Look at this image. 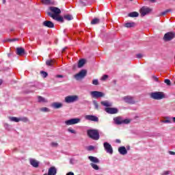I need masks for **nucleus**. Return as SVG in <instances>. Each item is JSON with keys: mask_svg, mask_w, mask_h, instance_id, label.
<instances>
[{"mask_svg": "<svg viewBox=\"0 0 175 175\" xmlns=\"http://www.w3.org/2000/svg\"><path fill=\"white\" fill-rule=\"evenodd\" d=\"M87 135L92 140H99V131L96 129H89L87 131Z\"/></svg>", "mask_w": 175, "mask_h": 175, "instance_id": "obj_1", "label": "nucleus"}, {"mask_svg": "<svg viewBox=\"0 0 175 175\" xmlns=\"http://www.w3.org/2000/svg\"><path fill=\"white\" fill-rule=\"evenodd\" d=\"M150 98L154 100H161V99H165V96L162 92H154L150 93Z\"/></svg>", "mask_w": 175, "mask_h": 175, "instance_id": "obj_2", "label": "nucleus"}, {"mask_svg": "<svg viewBox=\"0 0 175 175\" xmlns=\"http://www.w3.org/2000/svg\"><path fill=\"white\" fill-rule=\"evenodd\" d=\"M173 39H175L174 31H169L165 33L163 38V40H164V42H170L171 40H173Z\"/></svg>", "mask_w": 175, "mask_h": 175, "instance_id": "obj_3", "label": "nucleus"}, {"mask_svg": "<svg viewBox=\"0 0 175 175\" xmlns=\"http://www.w3.org/2000/svg\"><path fill=\"white\" fill-rule=\"evenodd\" d=\"M85 76H87V70L83 69L79 72L74 75V79H75V80L79 81L80 80H83V79H84Z\"/></svg>", "mask_w": 175, "mask_h": 175, "instance_id": "obj_4", "label": "nucleus"}, {"mask_svg": "<svg viewBox=\"0 0 175 175\" xmlns=\"http://www.w3.org/2000/svg\"><path fill=\"white\" fill-rule=\"evenodd\" d=\"M77 100H79V96L77 95L68 96L65 98L66 103H73Z\"/></svg>", "mask_w": 175, "mask_h": 175, "instance_id": "obj_5", "label": "nucleus"}, {"mask_svg": "<svg viewBox=\"0 0 175 175\" xmlns=\"http://www.w3.org/2000/svg\"><path fill=\"white\" fill-rule=\"evenodd\" d=\"M90 95L92 98H94V99H98V98H103V96H105V94L99 91L90 92Z\"/></svg>", "mask_w": 175, "mask_h": 175, "instance_id": "obj_6", "label": "nucleus"}, {"mask_svg": "<svg viewBox=\"0 0 175 175\" xmlns=\"http://www.w3.org/2000/svg\"><path fill=\"white\" fill-rule=\"evenodd\" d=\"M49 10H51V14L55 17L61 14V9L57 7H49Z\"/></svg>", "mask_w": 175, "mask_h": 175, "instance_id": "obj_7", "label": "nucleus"}, {"mask_svg": "<svg viewBox=\"0 0 175 175\" xmlns=\"http://www.w3.org/2000/svg\"><path fill=\"white\" fill-rule=\"evenodd\" d=\"M123 100L125 102V103H128L129 105H135V103H136L135 99H133V97L131 96H126L123 97Z\"/></svg>", "mask_w": 175, "mask_h": 175, "instance_id": "obj_8", "label": "nucleus"}, {"mask_svg": "<svg viewBox=\"0 0 175 175\" xmlns=\"http://www.w3.org/2000/svg\"><path fill=\"white\" fill-rule=\"evenodd\" d=\"M80 118H72L65 122L66 125H75L80 122Z\"/></svg>", "mask_w": 175, "mask_h": 175, "instance_id": "obj_9", "label": "nucleus"}, {"mask_svg": "<svg viewBox=\"0 0 175 175\" xmlns=\"http://www.w3.org/2000/svg\"><path fill=\"white\" fill-rule=\"evenodd\" d=\"M47 16L49 17H51L53 20H55L56 21H59L60 23H64V17L59 16H55V15H51V12H46Z\"/></svg>", "mask_w": 175, "mask_h": 175, "instance_id": "obj_10", "label": "nucleus"}, {"mask_svg": "<svg viewBox=\"0 0 175 175\" xmlns=\"http://www.w3.org/2000/svg\"><path fill=\"white\" fill-rule=\"evenodd\" d=\"M152 10H151V8H148V7H142L140 9V13H141V16H146V14H148V13H150V12H152Z\"/></svg>", "mask_w": 175, "mask_h": 175, "instance_id": "obj_11", "label": "nucleus"}, {"mask_svg": "<svg viewBox=\"0 0 175 175\" xmlns=\"http://www.w3.org/2000/svg\"><path fill=\"white\" fill-rule=\"evenodd\" d=\"M104 148L108 152V154H113V147H111V145L107 142H105L103 144Z\"/></svg>", "mask_w": 175, "mask_h": 175, "instance_id": "obj_12", "label": "nucleus"}, {"mask_svg": "<svg viewBox=\"0 0 175 175\" xmlns=\"http://www.w3.org/2000/svg\"><path fill=\"white\" fill-rule=\"evenodd\" d=\"M105 110L108 114H117V113H118V109L117 108L107 107Z\"/></svg>", "mask_w": 175, "mask_h": 175, "instance_id": "obj_13", "label": "nucleus"}, {"mask_svg": "<svg viewBox=\"0 0 175 175\" xmlns=\"http://www.w3.org/2000/svg\"><path fill=\"white\" fill-rule=\"evenodd\" d=\"M42 26L46 28H54V23L50 21H45L42 23Z\"/></svg>", "mask_w": 175, "mask_h": 175, "instance_id": "obj_14", "label": "nucleus"}, {"mask_svg": "<svg viewBox=\"0 0 175 175\" xmlns=\"http://www.w3.org/2000/svg\"><path fill=\"white\" fill-rule=\"evenodd\" d=\"M85 118L89 121H94V122H98L99 121V118L95 116L88 115L85 116Z\"/></svg>", "mask_w": 175, "mask_h": 175, "instance_id": "obj_15", "label": "nucleus"}, {"mask_svg": "<svg viewBox=\"0 0 175 175\" xmlns=\"http://www.w3.org/2000/svg\"><path fill=\"white\" fill-rule=\"evenodd\" d=\"M47 175H57V168L54 166L51 167L48 170Z\"/></svg>", "mask_w": 175, "mask_h": 175, "instance_id": "obj_16", "label": "nucleus"}, {"mask_svg": "<svg viewBox=\"0 0 175 175\" xmlns=\"http://www.w3.org/2000/svg\"><path fill=\"white\" fill-rule=\"evenodd\" d=\"M16 55H24L25 54V49L23 47L16 48Z\"/></svg>", "mask_w": 175, "mask_h": 175, "instance_id": "obj_17", "label": "nucleus"}, {"mask_svg": "<svg viewBox=\"0 0 175 175\" xmlns=\"http://www.w3.org/2000/svg\"><path fill=\"white\" fill-rule=\"evenodd\" d=\"M118 152H120L121 155H126L128 154V150H126L125 146H121L118 148Z\"/></svg>", "mask_w": 175, "mask_h": 175, "instance_id": "obj_18", "label": "nucleus"}, {"mask_svg": "<svg viewBox=\"0 0 175 175\" xmlns=\"http://www.w3.org/2000/svg\"><path fill=\"white\" fill-rule=\"evenodd\" d=\"M113 121L116 125L122 124V118L121 116H118L113 118Z\"/></svg>", "mask_w": 175, "mask_h": 175, "instance_id": "obj_19", "label": "nucleus"}, {"mask_svg": "<svg viewBox=\"0 0 175 175\" xmlns=\"http://www.w3.org/2000/svg\"><path fill=\"white\" fill-rule=\"evenodd\" d=\"M30 165L33 166V167H39V162L36 159H31L29 160Z\"/></svg>", "mask_w": 175, "mask_h": 175, "instance_id": "obj_20", "label": "nucleus"}, {"mask_svg": "<svg viewBox=\"0 0 175 175\" xmlns=\"http://www.w3.org/2000/svg\"><path fill=\"white\" fill-rule=\"evenodd\" d=\"M88 159H90V161L94 164L99 163V162H100L99 159H98L97 157H92V156H90L88 157Z\"/></svg>", "mask_w": 175, "mask_h": 175, "instance_id": "obj_21", "label": "nucleus"}, {"mask_svg": "<svg viewBox=\"0 0 175 175\" xmlns=\"http://www.w3.org/2000/svg\"><path fill=\"white\" fill-rule=\"evenodd\" d=\"M84 65H85V59H81L78 62L77 68H83V66H84Z\"/></svg>", "mask_w": 175, "mask_h": 175, "instance_id": "obj_22", "label": "nucleus"}, {"mask_svg": "<svg viewBox=\"0 0 175 175\" xmlns=\"http://www.w3.org/2000/svg\"><path fill=\"white\" fill-rule=\"evenodd\" d=\"M124 27L126 28H134V27H136V23L135 22L127 23L124 24Z\"/></svg>", "mask_w": 175, "mask_h": 175, "instance_id": "obj_23", "label": "nucleus"}, {"mask_svg": "<svg viewBox=\"0 0 175 175\" xmlns=\"http://www.w3.org/2000/svg\"><path fill=\"white\" fill-rule=\"evenodd\" d=\"M100 103L103 106H105V107H111L113 106V104L107 100L101 101Z\"/></svg>", "mask_w": 175, "mask_h": 175, "instance_id": "obj_24", "label": "nucleus"}, {"mask_svg": "<svg viewBox=\"0 0 175 175\" xmlns=\"http://www.w3.org/2000/svg\"><path fill=\"white\" fill-rule=\"evenodd\" d=\"M52 107H53V109H61V107H62V103H52Z\"/></svg>", "mask_w": 175, "mask_h": 175, "instance_id": "obj_25", "label": "nucleus"}, {"mask_svg": "<svg viewBox=\"0 0 175 175\" xmlns=\"http://www.w3.org/2000/svg\"><path fill=\"white\" fill-rule=\"evenodd\" d=\"M38 100L40 103H47V100L46 98H43L42 96H38Z\"/></svg>", "mask_w": 175, "mask_h": 175, "instance_id": "obj_26", "label": "nucleus"}, {"mask_svg": "<svg viewBox=\"0 0 175 175\" xmlns=\"http://www.w3.org/2000/svg\"><path fill=\"white\" fill-rule=\"evenodd\" d=\"M99 23H100V20L99 18H94L92 21H91V24L92 25H95L96 24H99Z\"/></svg>", "mask_w": 175, "mask_h": 175, "instance_id": "obj_27", "label": "nucleus"}, {"mask_svg": "<svg viewBox=\"0 0 175 175\" xmlns=\"http://www.w3.org/2000/svg\"><path fill=\"white\" fill-rule=\"evenodd\" d=\"M129 17H139V12H133L129 14Z\"/></svg>", "mask_w": 175, "mask_h": 175, "instance_id": "obj_28", "label": "nucleus"}, {"mask_svg": "<svg viewBox=\"0 0 175 175\" xmlns=\"http://www.w3.org/2000/svg\"><path fill=\"white\" fill-rule=\"evenodd\" d=\"M64 20H67V21H70L72 18L73 16L70 14H66L64 16Z\"/></svg>", "mask_w": 175, "mask_h": 175, "instance_id": "obj_29", "label": "nucleus"}, {"mask_svg": "<svg viewBox=\"0 0 175 175\" xmlns=\"http://www.w3.org/2000/svg\"><path fill=\"white\" fill-rule=\"evenodd\" d=\"M46 65H47V66H53V65H54V59L46 60Z\"/></svg>", "mask_w": 175, "mask_h": 175, "instance_id": "obj_30", "label": "nucleus"}, {"mask_svg": "<svg viewBox=\"0 0 175 175\" xmlns=\"http://www.w3.org/2000/svg\"><path fill=\"white\" fill-rule=\"evenodd\" d=\"M90 166H92V167L94 169V170H99V166H98L96 163H91Z\"/></svg>", "mask_w": 175, "mask_h": 175, "instance_id": "obj_31", "label": "nucleus"}, {"mask_svg": "<svg viewBox=\"0 0 175 175\" xmlns=\"http://www.w3.org/2000/svg\"><path fill=\"white\" fill-rule=\"evenodd\" d=\"M10 121H13L14 122H20V118L16 117H10Z\"/></svg>", "mask_w": 175, "mask_h": 175, "instance_id": "obj_32", "label": "nucleus"}, {"mask_svg": "<svg viewBox=\"0 0 175 175\" xmlns=\"http://www.w3.org/2000/svg\"><path fill=\"white\" fill-rule=\"evenodd\" d=\"M41 2L44 5H50V3H51V0H41Z\"/></svg>", "mask_w": 175, "mask_h": 175, "instance_id": "obj_33", "label": "nucleus"}, {"mask_svg": "<svg viewBox=\"0 0 175 175\" xmlns=\"http://www.w3.org/2000/svg\"><path fill=\"white\" fill-rule=\"evenodd\" d=\"M40 75L42 76V77H44V79H46V77L49 76V74L44 71H40Z\"/></svg>", "mask_w": 175, "mask_h": 175, "instance_id": "obj_34", "label": "nucleus"}, {"mask_svg": "<svg viewBox=\"0 0 175 175\" xmlns=\"http://www.w3.org/2000/svg\"><path fill=\"white\" fill-rule=\"evenodd\" d=\"M131 119H122V124H131Z\"/></svg>", "mask_w": 175, "mask_h": 175, "instance_id": "obj_35", "label": "nucleus"}, {"mask_svg": "<svg viewBox=\"0 0 175 175\" xmlns=\"http://www.w3.org/2000/svg\"><path fill=\"white\" fill-rule=\"evenodd\" d=\"M40 111H42L43 113H47L50 111V109L47 107H42L40 109Z\"/></svg>", "mask_w": 175, "mask_h": 175, "instance_id": "obj_36", "label": "nucleus"}, {"mask_svg": "<svg viewBox=\"0 0 175 175\" xmlns=\"http://www.w3.org/2000/svg\"><path fill=\"white\" fill-rule=\"evenodd\" d=\"M79 5L81 7L87 6V3H85V1H83L82 0L79 1Z\"/></svg>", "mask_w": 175, "mask_h": 175, "instance_id": "obj_37", "label": "nucleus"}, {"mask_svg": "<svg viewBox=\"0 0 175 175\" xmlns=\"http://www.w3.org/2000/svg\"><path fill=\"white\" fill-rule=\"evenodd\" d=\"M93 105H94L95 109H96V110H98V109H99V105L98 104V103L96 101H94Z\"/></svg>", "mask_w": 175, "mask_h": 175, "instance_id": "obj_38", "label": "nucleus"}, {"mask_svg": "<svg viewBox=\"0 0 175 175\" xmlns=\"http://www.w3.org/2000/svg\"><path fill=\"white\" fill-rule=\"evenodd\" d=\"M164 83H165L167 85H172V82L169 79H165Z\"/></svg>", "mask_w": 175, "mask_h": 175, "instance_id": "obj_39", "label": "nucleus"}, {"mask_svg": "<svg viewBox=\"0 0 175 175\" xmlns=\"http://www.w3.org/2000/svg\"><path fill=\"white\" fill-rule=\"evenodd\" d=\"M152 79H153V80L157 81V83H161V81H159V79L158 78V77L152 76Z\"/></svg>", "mask_w": 175, "mask_h": 175, "instance_id": "obj_40", "label": "nucleus"}, {"mask_svg": "<svg viewBox=\"0 0 175 175\" xmlns=\"http://www.w3.org/2000/svg\"><path fill=\"white\" fill-rule=\"evenodd\" d=\"M20 121H23V122H28V118H19Z\"/></svg>", "mask_w": 175, "mask_h": 175, "instance_id": "obj_41", "label": "nucleus"}, {"mask_svg": "<svg viewBox=\"0 0 175 175\" xmlns=\"http://www.w3.org/2000/svg\"><path fill=\"white\" fill-rule=\"evenodd\" d=\"M92 84H94V85H98L99 84V81L98 79H94L92 81Z\"/></svg>", "mask_w": 175, "mask_h": 175, "instance_id": "obj_42", "label": "nucleus"}, {"mask_svg": "<svg viewBox=\"0 0 175 175\" xmlns=\"http://www.w3.org/2000/svg\"><path fill=\"white\" fill-rule=\"evenodd\" d=\"M92 150H95V147L94 146H90L88 147V151H92Z\"/></svg>", "mask_w": 175, "mask_h": 175, "instance_id": "obj_43", "label": "nucleus"}, {"mask_svg": "<svg viewBox=\"0 0 175 175\" xmlns=\"http://www.w3.org/2000/svg\"><path fill=\"white\" fill-rule=\"evenodd\" d=\"M51 146L52 147H58V143H57V142H51Z\"/></svg>", "mask_w": 175, "mask_h": 175, "instance_id": "obj_44", "label": "nucleus"}, {"mask_svg": "<svg viewBox=\"0 0 175 175\" xmlns=\"http://www.w3.org/2000/svg\"><path fill=\"white\" fill-rule=\"evenodd\" d=\"M108 78H109V75H103V77L101 78V80H103V81H104L105 80H107Z\"/></svg>", "mask_w": 175, "mask_h": 175, "instance_id": "obj_45", "label": "nucleus"}, {"mask_svg": "<svg viewBox=\"0 0 175 175\" xmlns=\"http://www.w3.org/2000/svg\"><path fill=\"white\" fill-rule=\"evenodd\" d=\"M163 122L164 124H170L172 122V121H170V120H169V119H167V120H163Z\"/></svg>", "mask_w": 175, "mask_h": 175, "instance_id": "obj_46", "label": "nucleus"}, {"mask_svg": "<svg viewBox=\"0 0 175 175\" xmlns=\"http://www.w3.org/2000/svg\"><path fill=\"white\" fill-rule=\"evenodd\" d=\"M68 131L70 133H76V131L72 129H68Z\"/></svg>", "mask_w": 175, "mask_h": 175, "instance_id": "obj_47", "label": "nucleus"}, {"mask_svg": "<svg viewBox=\"0 0 175 175\" xmlns=\"http://www.w3.org/2000/svg\"><path fill=\"white\" fill-rule=\"evenodd\" d=\"M170 173V171H164L161 175H167Z\"/></svg>", "mask_w": 175, "mask_h": 175, "instance_id": "obj_48", "label": "nucleus"}, {"mask_svg": "<svg viewBox=\"0 0 175 175\" xmlns=\"http://www.w3.org/2000/svg\"><path fill=\"white\" fill-rule=\"evenodd\" d=\"M77 64H74L73 66H72V70H76L77 69Z\"/></svg>", "mask_w": 175, "mask_h": 175, "instance_id": "obj_49", "label": "nucleus"}, {"mask_svg": "<svg viewBox=\"0 0 175 175\" xmlns=\"http://www.w3.org/2000/svg\"><path fill=\"white\" fill-rule=\"evenodd\" d=\"M166 14H167V12L166 10H165V11L161 12V16H166Z\"/></svg>", "mask_w": 175, "mask_h": 175, "instance_id": "obj_50", "label": "nucleus"}, {"mask_svg": "<svg viewBox=\"0 0 175 175\" xmlns=\"http://www.w3.org/2000/svg\"><path fill=\"white\" fill-rule=\"evenodd\" d=\"M170 155H175V152L173 151H169L168 152Z\"/></svg>", "mask_w": 175, "mask_h": 175, "instance_id": "obj_51", "label": "nucleus"}, {"mask_svg": "<svg viewBox=\"0 0 175 175\" xmlns=\"http://www.w3.org/2000/svg\"><path fill=\"white\" fill-rule=\"evenodd\" d=\"M142 57H143V55L140 53L137 55V58H142Z\"/></svg>", "mask_w": 175, "mask_h": 175, "instance_id": "obj_52", "label": "nucleus"}, {"mask_svg": "<svg viewBox=\"0 0 175 175\" xmlns=\"http://www.w3.org/2000/svg\"><path fill=\"white\" fill-rule=\"evenodd\" d=\"M16 40H18V38H14L12 40H10V42H16Z\"/></svg>", "mask_w": 175, "mask_h": 175, "instance_id": "obj_53", "label": "nucleus"}, {"mask_svg": "<svg viewBox=\"0 0 175 175\" xmlns=\"http://www.w3.org/2000/svg\"><path fill=\"white\" fill-rule=\"evenodd\" d=\"M66 175H75V173L70 172L67 173Z\"/></svg>", "mask_w": 175, "mask_h": 175, "instance_id": "obj_54", "label": "nucleus"}, {"mask_svg": "<svg viewBox=\"0 0 175 175\" xmlns=\"http://www.w3.org/2000/svg\"><path fill=\"white\" fill-rule=\"evenodd\" d=\"M165 12H166L167 13H169V12H172V9L166 10Z\"/></svg>", "mask_w": 175, "mask_h": 175, "instance_id": "obj_55", "label": "nucleus"}, {"mask_svg": "<svg viewBox=\"0 0 175 175\" xmlns=\"http://www.w3.org/2000/svg\"><path fill=\"white\" fill-rule=\"evenodd\" d=\"M66 49H68V48H67V47H64V48L62 49V53H64V52L66 50Z\"/></svg>", "mask_w": 175, "mask_h": 175, "instance_id": "obj_56", "label": "nucleus"}, {"mask_svg": "<svg viewBox=\"0 0 175 175\" xmlns=\"http://www.w3.org/2000/svg\"><path fill=\"white\" fill-rule=\"evenodd\" d=\"M116 143H121V140H120V139H116Z\"/></svg>", "mask_w": 175, "mask_h": 175, "instance_id": "obj_57", "label": "nucleus"}, {"mask_svg": "<svg viewBox=\"0 0 175 175\" xmlns=\"http://www.w3.org/2000/svg\"><path fill=\"white\" fill-rule=\"evenodd\" d=\"M2 83H3V81L2 79H0V85H2Z\"/></svg>", "mask_w": 175, "mask_h": 175, "instance_id": "obj_58", "label": "nucleus"}, {"mask_svg": "<svg viewBox=\"0 0 175 175\" xmlns=\"http://www.w3.org/2000/svg\"><path fill=\"white\" fill-rule=\"evenodd\" d=\"M57 77L62 78V77H64V76L63 75H57Z\"/></svg>", "mask_w": 175, "mask_h": 175, "instance_id": "obj_59", "label": "nucleus"}, {"mask_svg": "<svg viewBox=\"0 0 175 175\" xmlns=\"http://www.w3.org/2000/svg\"><path fill=\"white\" fill-rule=\"evenodd\" d=\"M173 122H175V117L172 118Z\"/></svg>", "mask_w": 175, "mask_h": 175, "instance_id": "obj_60", "label": "nucleus"}, {"mask_svg": "<svg viewBox=\"0 0 175 175\" xmlns=\"http://www.w3.org/2000/svg\"><path fill=\"white\" fill-rule=\"evenodd\" d=\"M70 162L71 164H73V162H72V159H70Z\"/></svg>", "mask_w": 175, "mask_h": 175, "instance_id": "obj_61", "label": "nucleus"}, {"mask_svg": "<svg viewBox=\"0 0 175 175\" xmlns=\"http://www.w3.org/2000/svg\"><path fill=\"white\" fill-rule=\"evenodd\" d=\"M6 2L5 0H3V3H5Z\"/></svg>", "mask_w": 175, "mask_h": 175, "instance_id": "obj_62", "label": "nucleus"}, {"mask_svg": "<svg viewBox=\"0 0 175 175\" xmlns=\"http://www.w3.org/2000/svg\"><path fill=\"white\" fill-rule=\"evenodd\" d=\"M8 57H10V53H8Z\"/></svg>", "mask_w": 175, "mask_h": 175, "instance_id": "obj_63", "label": "nucleus"}, {"mask_svg": "<svg viewBox=\"0 0 175 175\" xmlns=\"http://www.w3.org/2000/svg\"><path fill=\"white\" fill-rule=\"evenodd\" d=\"M43 175H47V174H44Z\"/></svg>", "mask_w": 175, "mask_h": 175, "instance_id": "obj_64", "label": "nucleus"}]
</instances>
